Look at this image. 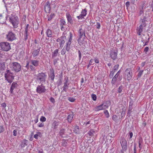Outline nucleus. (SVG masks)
Wrapping results in <instances>:
<instances>
[{"instance_id": "4c0bfd02", "label": "nucleus", "mask_w": 153, "mask_h": 153, "mask_svg": "<svg viewBox=\"0 0 153 153\" xmlns=\"http://www.w3.org/2000/svg\"><path fill=\"white\" fill-rule=\"evenodd\" d=\"M118 119V117L117 116L114 115L112 117V119L115 121L116 122Z\"/></svg>"}, {"instance_id": "052dcab7", "label": "nucleus", "mask_w": 153, "mask_h": 153, "mask_svg": "<svg viewBox=\"0 0 153 153\" xmlns=\"http://www.w3.org/2000/svg\"><path fill=\"white\" fill-rule=\"evenodd\" d=\"M30 141H32L33 139V134H30Z\"/></svg>"}, {"instance_id": "c85d7f7f", "label": "nucleus", "mask_w": 153, "mask_h": 153, "mask_svg": "<svg viewBox=\"0 0 153 153\" xmlns=\"http://www.w3.org/2000/svg\"><path fill=\"white\" fill-rule=\"evenodd\" d=\"M55 15L54 13H51L49 16H48V20L51 21L53 18L55 16Z\"/></svg>"}, {"instance_id": "a211bd4d", "label": "nucleus", "mask_w": 153, "mask_h": 153, "mask_svg": "<svg viewBox=\"0 0 153 153\" xmlns=\"http://www.w3.org/2000/svg\"><path fill=\"white\" fill-rule=\"evenodd\" d=\"M146 19V17H144L143 19L141 20L142 23L140 25H141V26H143V27H145L146 26V22H147Z\"/></svg>"}, {"instance_id": "338daca9", "label": "nucleus", "mask_w": 153, "mask_h": 153, "mask_svg": "<svg viewBox=\"0 0 153 153\" xmlns=\"http://www.w3.org/2000/svg\"><path fill=\"white\" fill-rule=\"evenodd\" d=\"M28 28H25V31H24V32L28 33Z\"/></svg>"}, {"instance_id": "774afa93", "label": "nucleus", "mask_w": 153, "mask_h": 153, "mask_svg": "<svg viewBox=\"0 0 153 153\" xmlns=\"http://www.w3.org/2000/svg\"><path fill=\"white\" fill-rule=\"evenodd\" d=\"M133 134H129V135H128V138L129 137V139H131L132 137Z\"/></svg>"}, {"instance_id": "f03ea898", "label": "nucleus", "mask_w": 153, "mask_h": 153, "mask_svg": "<svg viewBox=\"0 0 153 153\" xmlns=\"http://www.w3.org/2000/svg\"><path fill=\"white\" fill-rule=\"evenodd\" d=\"M35 76L37 81L41 84L45 82L47 77L46 75L43 72L39 73Z\"/></svg>"}, {"instance_id": "9d476101", "label": "nucleus", "mask_w": 153, "mask_h": 153, "mask_svg": "<svg viewBox=\"0 0 153 153\" xmlns=\"http://www.w3.org/2000/svg\"><path fill=\"white\" fill-rule=\"evenodd\" d=\"M120 142L123 150L124 151H126L127 149V144L126 139L124 137H121L120 139Z\"/></svg>"}, {"instance_id": "1a4fd4ad", "label": "nucleus", "mask_w": 153, "mask_h": 153, "mask_svg": "<svg viewBox=\"0 0 153 153\" xmlns=\"http://www.w3.org/2000/svg\"><path fill=\"white\" fill-rule=\"evenodd\" d=\"M36 92L38 94H40L44 93L46 91L45 86L43 84H41V85H38L36 88Z\"/></svg>"}, {"instance_id": "680f3d73", "label": "nucleus", "mask_w": 153, "mask_h": 153, "mask_svg": "<svg viewBox=\"0 0 153 153\" xmlns=\"http://www.w3.org/2000/svg\"><path fill=\"white\" fill-rule=\"evenodd\" d=\"M131 109H132V108L131 109H128V111L127 114H129L131 113Z\"/></svg>"}, {"instance_id": "393cba45", "label": "nucleus", "mask_w": 153, "mask_h": 153, "mask_svg": "<svg viewBox=\"0 0 153 153\" xmlns=\"http://www.w3.org/2000/svg\"><path fill=\"white\" fill-rule=\"evenodd\" d=\"M66 17L67 19V20L68 22H70L71 23L72 22V20L71 18V16L69 13H67L66 14Z\"/></svg>"}, {"instance_id": "f257e3e1", "label": "nucleus", "mask_w": 153, "mask_h": 153, "mask_svg": "<svg viewBox=\"0 0 153 153\" xmlns=\"http://www.w3.org/2000/svg\"><path fill=\"white\" fill-rule=\"evenodd\" d=\"M9 21L14 28H16L18 27L19 19L17 16L12 14L11 16L9 17Z\"/></svg>"}, {"instance_id": "49530a36", "label": "nucleus", "mask_w": 153, "mask_h": 153, "mask_svg": "<svg viewBox=\"0 0 153 153\" xmlns=\"http://www.w3.org/2000/svg\"><path fill=\"white\" fill-rule=\"evenodd\" d=\"M38 125L39 127H42L44 126V124L43 123H39Z\"/></svg>"}, {"instance_id": "09e8293b", "label": "nucleus", "mask_w": 153, "mask_h": 153, "mask_svg": "<svg viewBox=\"0 0 153 153\" xmlns=\"http://www.w3.org/2000/svg\"><path fill=\"white\" fill-rule=\"evenodd\" d=\"M138 144H139V147L140 148L139 150H140L142 149V147L143 146V145H142L143 143H138Z\"/></svg>"}, {"instance_id": "2f4dec72", "label": "nucleus", "mask_w": 153, "mask_h": 153, "mask_svg": "<svg viewBox=\"0 0 153 153\" xmlns=\"http://www.w3.org/2000/svg\"><path fill=\"white\" fill-rule=\"evenodd\" d=\"M67 50L65 48V47H64L61 51V54L62 55H64L66 52Z\"/></svg>"}, {"instance_id": "ddd939ff", "label": "nucleus", "mask_w": 153, "mask_h": 153, "mask_svg": "<svg viewBox=\"0 0 153 153\" xmlns=\"http://www.w3.org/2000/svg\"><path fill=\"white\" fill-rule=\"evenodd\" d=\"M87 10L85 9L82 10L80 15L79 16H77V18L78 19H84V17L85 16L87 15Z\"/></svg>"}, {"instance_id": "5701e85b", "label": "nucleus", "mask_w": 153, "mask_h": 153, "mask_svg": "<svg viewBox=\"0 0 153 153\" xmlns=\"http://www.w3.org/2000/svg\"><path fill=\"white\" fill-rule=\"evenodd\" d=\"M46 33L48 37H52V33L51 30L50 29H48L46 32Z\"/></svg>"}, {"instance_id": "e433bc0d", "label": "nucleus", "mask_w": 153, "mask_h": 153, "mask_svg": "<svg viewBox=\"0 0 153 153\" xmlns=\"http://www.w3.org/2000/svg\"><path fill=\"white\" fill-rule=\"evenodd\" d=\"M91 97L93 100L96 101L97 99V96L96 95L94 94H92L91 95Z\"/></svg>"}, {"instance_id": "b1692460", "label": "nucleus", "mask_w": 153, "mask_h": 153, "mask_svg": "<svg viewBox=\"0 0 153 153\" xmlns=\"http://www.w3.org/2000/svg\"><path fill=\"white\" fill-rule=\"evenodd\" d=\"M5 68V64L4 62H0V71H1L4 70Z\"/></svg>"}, {"instance_id": "cd10ccee", "label": "nucleus", "mask_w": 153, "mask_h": 153, "mask_svg": "<svg viewBox=\"0 0 153 153\" xmlns=\"http://www.w3.org/2000/svg\"><path fill=\"white\" fill-rule=\"evenodd\" d=\"M50 77L52 80H54V74L53 71H51V73L50 74Z\"/></svg>"}, {"instance_id": "37998d69", "label": "nucleus", "mask_w": 153, "mask_h": 153, "mask_svg": "<svg viewBox=\"0 0 153 153\" xmlns=\"http://www.w3.org/2000/svg\"><path fill=\"white\" fill-rule=\"evenodd\" d=\"M139 142L138 143H143V140L142 139V138L140 136L139 137Z\"/></svg>"}, {"instance_id": "0e129e2a", "label": "nucleus", "mask_w": 153, "mask_h": 153, "mask_svg": "<svg viewBox=\"0 0 153 153\" xmlns=\"http://www.w3.org/2000/svg\"><path fill=\"white\" fill-rule=\"evenodd\" d=\"M126 5L127 7H128V6L129 5V1H127L126 3Z\"/></svg>"}, {"instance_id": "2eb2a0df", "label": "nucleus", "mask_w": 153, "mask_h": 153, "mask_svg": "<svg viewBox=\"0 0 153 153\" xmlns=\"http://www.w3.org/2000/svg\"><path fill=\"white\" fill-rule=\"evenodd\" d=\"M51 9L50 3L49 1H47L46 3L44 6L45 12L46 13H49Z\"/></svg>"}, {"instance_id": "864d4df0", "label": "nucleus", "mask_w": 153, "mask_h": 153, "mask_svg": "<svg viewBox=\"0 0 153 153\" xmlns=\"http://www.w3.org/2000/svg\"><path fill=\"white\" fill-rule=\"evenodd\" d=\"M100 23H97V29H99L100 28Z\"/></svg>"}, {"instance_id": "7c9ffc66", "label": "nucleus", "mask_w": 153, "mask_h": 153, "mask_svg": "<svg viewBox=\"0 0 153 153\" xmlns=\"http://www.w3.org/2000/svg\"><path fill=\"white\" fill-rule=\"evenodd\" d=\"M69 85L68 84H64V85L63 86V90L65 91H66V90L68 88V85Z\"/></svg>"}, {"instance_id": "e2e57ef3", "label": "nucleus", "mask_w": 153, "mask_h": 153, "mask_svg": "<svg viewBox=\"0 0 153 153\" xmlns=\"http://www.w3.org/2000/svg\"><path fill=\"white\" fill-rule=\"evenodd\" d=\"M136 145H135V144H134V153H136Z\"/></svg>"}, {"instance_id": "ea45409f", "label": "nucleus", "mask_w": 153, "mask_h": 153, "mask_svg": "<svg viewBox=\"0 0 153 153\" xmlns=\"http://www.w3.org/2000/svg\"><path fill=\"white\" fill-rule=\"evenodd\" d=\"M117 79H115V78H113L111 81V84L112 85H114Z\"/></svg>"}, {"instance_id": "c9c22d12", "label": "nucleus", "mask_w": 153, "mask_h": 153, "mask_svg": "<svg viewBox=\"0 0 153 153\" xmlns=\"http://www.w3.org/2000/svg\"><path fill=\"white\" fill-rule=\"evenodd\" d=\"M119 67V65H115L113 68V70L114 71V72H115L116 71L118 70V68Z\"/></svg>"}, {"instance_id": "9b49d317", "label": "nucleus", "mask_w": 153, "mask_h": 153, "mask_svg": "<svg viewBox=\"0 0 153 153\" xmlns=\"http://www.w3.org/2000/svg\"><path fill=\"white\" fill-rule=\"evenodd\" d=\"M118 53L117 49H113L111 51L110 53V56L113 60H115L117 58Z\"/></svg>"}, {"instance_id": "aec40b11", "label": "nucleus", "mask_w": 153, "mask_h": 153, "mask_svg": "<svg viewBox=\"0 0 153 153\" xmlns=\"http://www.w3.org/2000/svg\"><path fill=\"white\" fill-rule=\"evenodd\" d=\"M59 50L56 49L52 52V58H54L57 56L59 54Z\"/></svg>"}, {"instance_id": "6e6d98bb", "label": "nucleus", "mask_w": 153, "mask_h": 153, "mask_svg": "<svg viewBox=\"0 0 153 153\" xmlns=\"http://www.w3.org/2000/svg\"><path fill=\"white\" fill-rule=\"evenodd\" d=\"M38 153H43V151L42 149H40V150H38Z\"/></svg>"}, {"instance_id": "bb28decb", "label": "nucleus", "mask_w": 153, "mask_h": 153, "mask_svg": "<svg viewBox=\"0 0 153 153\" xmlns=\"http://www.w3.org/2000/svg\"><path fill=\"white\" fill-rule=\"evenodd\" d=\"M79 33L80 37L82 36L83 35H85V32L84 30L82 29H80L79 31Z\"/></svg>"}, {"instance_id": "f3484780", "label": "nucleus", "mask_w": 153, "mask_h": 153, "mask_svg": "<svg viewBox=\"0 0 153 153\" xmlns=\"http://www.w3.org/2000/svg\"><path fill=\"white\" fill-rule=\"evenodd\" d=\"M17 83L15 82H13L12 83L10 89V92L11 94H12L13 93V90L17 87Z\"/></svg>"}, {"instance_id": "4d7b16f0", "label": "nucleus", "mask_w": 153, "mask_h": 153, "mask_svg": "<svg viewBox=\"0 0 153 153\" xmlns=\"http://www.w3.org/2000/svg\"><path fill=\"white\" fill-rule=\"evenodd\" d=\"M30 68L31 70H35V68L32 65L30 66Z\"/></svg>"}, {"instance_id": "6e6552de", "label": "nucleus", "mask_w": 153, "mask_h": 153, "mask_svg": "<svg viewBox=\"0 0 153 153\" xmlns=\"http://www.w3.org/2000/svg\"><path fill=\"white\" fill-rule=\"evenodd\" d=\"M110 105V102L107 101L103 103L102 104L97 106L96 108L98 111L102 110L107 108Z\"/></svg>"}, {"instance_id": "c03bdc74", "label": "nucleus", "mask_w": 153, "mask_h": 153, "mask_svg": "<svg viewBox=\"0 0 153 153\" xmlns=\"http://www.w3.org/2000/svg\"><path fill=\"white\" fill-rule=\"evenodd\" d=\"M68 100L71 102H74L75 100V99L73 97H69Z\"/></svg>"}, {"instance_id": "6ab92c4d", "label": "nucleus", "mask_w": 153, "mask_h": 153, "mask_svg": "<svg viewBox=\"0 0 153 153\" xmlns=\"http://www.w3.org/2000/svg\"><path fill=\"white\" fill-rule=\"evenodd\" d=\"M143 26H141V25H140L137 28V34L139 36H140L142 32L143 31Z\"/></svg>"}, {"instance_id": "39448f33", "label": "nucleus", "mask_w": 153, "mask_h": 153, "mask_svg": "<svg viewBox=\"0 0 153 153\" xmlns=\"http://www.w3.org/2000/svg\"><path fill=\"white\" fill-rule=\"evenodd\" d=\"M5 77L7 82L11 83L14 79L13 74L9 70H7L6 73L5 74Z\"/></svg>"}, {"instance_id": "72a5a7b5", "label": "nucleus", "mask_w": 153, "mask_h": 153, "mask_svg": "<svg viewBox=\"0 0 153 153\" xmlns=\"http://www.w3.org/2000/svg\"><path fill=\"white\" fill-rule=\"evenodd\" d=\"M104 113L107 118H108L109 117V112L108 110H106L104 111Z\"/></svg>"}, {"instance_id": "4468645a", "label": "nucleus", "mask_w": 153, "mask_h": 153, "mask_svg": "<svg viewBox=\"0 0 153 153\" xmlns=\"http://www.w3.org/2000/svg\"><path fill=\"white\" fill-rule=\"evenodd\" d=\"M28 143V141L25 139H24L21 141L19 146L22 148H24L26 146H27Z\"/></svg>"}, {"instance_id": "58836bf2", "label": "nucleus", "mask_w": 153, "mask_h": 153, "mask_svg": "<svg viewBox=\"0 0 153 153\" xmlns=\"http://www.w3.org/2000/svg\"><path fill=\"white\" fill-rule=\"evenodd\" d=\"M40 120L42 122H45L46 120V118L45 117L42 116L41 117Z\"/></svg>"}, {"instance_id": "79ce46f5", "label": "nucleus", "mask_w": 153, "mask_h": 153, "mask_svg": "<svg viewBox=\"0 0 153 153\" xmlns=\"http://www.w3.org/2000/svg\"><path fill=\"white\" fill-rule=\"evenodd\" d=\"M123 89V86L122 85H120V86L118 88V91L119 93H121L122 92V90Z\"/></svg>"}, {"instance_id": "f8f14e48", "label": "nucleus", "mask_w": 153, "mask_h": 153, "mask_svg": "<svg viewBox=\"0 0 153 153\" xmlns=\"http://www.w3.org/2000/svg\"><path fill=\"white\" fill-rule=\"evenodd\" d=\"M66 39V37L65 36H62L56 40V42L59 43L60 47H62Z\"/></svg>"}, {"instance_id": "423d86ee", "label": "nucleus", "mask_w": 153, "mask_h": 153, "mask_svg": "<svg viewBox=\"0 0 153 153\" xmlns=\"http://www.w3.org/2000/svg\"><path fill=\"white\" fill-rule=\"evenodd\" d=\"M10 67L13 71H14L16 72L19 71L21 69L20 65L17 62H12L10 64Z\"/></svg>"}, {"instance_id": "7ed1b4c3", "label": "nucleus", "mask_w": 153, "mask_h": 153, "mask_svg": "<svg viewBox=\"0 0 153 153\" xmlns=\"http://www.w3.org/2000/svg\"><path fill=\"white\" fill-rule=\"evenodd\" d=\"M11 49L10 44L7 42H0V50L4 51H7Z\"/></svg>"}, {"instance_id": "bf43d9fd", "label": "nucleus", "mask_w": 153, "mask_h": 153, "mask_svg": "<svg viewBox=\"0 0 153 153\" xmlns=\"http://www.w3.org/2000/svg\"><path fill=\"white\" fill-rule=\"evenodd\" d=\"M94 62L96 63H99V61L98 59L97 58H95L94 59Z\"/></svg>"}, {"instance_id": "dca6fc26", "label": "nucleus", "mask_w": 153, "mask_h": 153, "mask_svg": "<svg viewBox=\"0 0 153 153\" xmlns=\"http://www.w3.org/2000/svg\"><path fill=\"white\" fill-rule=\"evenodd\" d=\"M66 24V22L65 20L63 19H61L60 20V25L61 29L62 31H64L65 30Z\"/></svg>"}, {"instance_id": "69168bd1", "label": "nucleus", "mask_w": 153, "mask_h": 153, "mask_svg": "<svg viewBox=\"0 0 153 153\" xmlns=\"http://www.w3.org/2000/svg\"><path fill=\"white\" fill-rule=\"evenodd\" d=\"M38 136L39 134H34V137L36 139H37Z\"/></svg>"}, {"instance_id": "603ef678", "label": "nucleus", "mask_w": 153, "mask_h": 153, "mask_svg": "<svg viewBox=\"0 0 153 153\" xmlns=\"http://www.w3.org/2000/svg\"><path fill=\"white\" fill-rule=\"evenodd\" d=\"M94 62V60L92 59H91L89 62V65H91L93 64V63Z\"/></svg>"}, {"instance_id": "de8ad7c7", "label": "nucleus", "mask_w": 153, "mask_h": 153, "mask_svg": "<svg viewBox=\"0 0 153 153\" xmlns=\"http://www.w3.org/2000/svg\"><path fill=\"white\" fill-rule=\"evenodd\" d=\"M4 130V128L3 126H0V133L2 132Z\"/></svg>"}, {"instance_id": "0eeeda50", "label": "nucleus", "mask_w": 153, "mask_h": 153, "mask_svg": "<svg viewBox=\"0 0 153 153\" xmlns=\"http://www.w3.org/2000/svg\"><path fill=\"white\" fill-rule=\"evenodd\" d=\"M132 73L131 68L126 69L124 73V77L128 81L131 80L132 78Z\"/></svg>"}, {"instance_id": "5fc2aeb1", "label": "nucleus", "mask_w": 153, "mask_h": 153, "mask_svg": "<svg viewBox=\"0 0 153 153\" xmlns=\"http://www.w3.org/2000/svg\"><path fill=\"white\" fill-rule=\"evenodd\" d=\"M65 133V130L64 129H62L60 131V134H64Z\"/></svg>"}, {"instance_id": "a19ab883", "label": "nucleus", "mask_w": 153, "mask_h": 153, "mask_svg": "<svg viewBox=\"0 0 153 153\" xmlns=\"http://www.w3.org/2000/svg\"><path fill=\"white\" fill-rule=\"evenodd\" d=\"M28 33L24 32V39L25 40H26L28 38Z\"/></svg>"}, {"instance_id": "20e7f679", "label": "nucleus", "mask_w": 153, "mask_h": 153, "mask_svg": "<svg viewBox=\"0 0 153 153\" xmlns=\"http://www.w3.org/2000/svg\"><path fill=\"white\" fill-rule=\"evenodd\" d=\"M5 39L8 41L12 42L16 39V35L12 31H9L6 34Z\"/></svg>"}, {"instance_id": "4be33fe9", "label": "nucleus", "mask_w": 153, "mask_h": 153, "mask_svg": "<svg viewBox=\"0 0 153 153\" xmlns=\"http://www.w3.org/2000/svg\"><path fill=\"white\" fill-rule=\"evenodd\" d=\"M40 51V48L38 49L37 50H35L33 51L32 53L33 56V57H35L36 56H37L39 53V52Z\"/></svg>"}, {"instance_id": "a878e982", "label": "nucleus", "mask_w": 153, "mask_h": 153, "mask_svg": "<svg viewBox=\"0 0 153 153\" xmlns=\"http://www.w3.org/2000/svg\"><path fill=\"white\" fill-rule=\"evenodd\" d=\"M71 44H70V42H68L66 44V45L65 46V48L66 49L67 51H69L70 49Z\"/></svg>"}, {"instance_id": "473e14b6", "label": "nucleus", "mask_w": 153, "mask_h": 153, "mask_svg": "<svg viewBox=\"0 0 153 153\" xmlns=\"http://www.w3.org/2000/svg\"><path fill=\"white\" fill-rule=\"evenodd\" d=\"M62 146L66 147L67 146V141L66 140H63L62 143Z\"/></svg>"}, {"instance_id": "3c124183", "label": "nucleus", "mask_w": 153, "mask_h": 153, "mask_svg": "<svg viewBox=\"0 0 153 153\" xmlns=\"http://www.w3.org/2000/svg\"><path fill=\"white\" fill-rule=\"evenodd\" d=\"M50 101L51 102H52V103H54L55 102V101L54 99L52 97H51L50 98Z\"/></svg>"}, {"instance_id": "a18cd8bd", "label": "nucleus", "mask_w": 153, "mask_h": 153, "mask_svg": "<svg viewBox=\"0 0 153 153\" xmlns=\"http://www.w3.org/2000/svg\"><path fill=\"white\" fill-rule=\"evenodd\" d=\"M65 82H64V84H68V77H66L65 78Z\"/></svg>"}, {"instance_id": "13d9d810", "label": "nucleus", "mask_w": 153, "mask_h": 153, "mask_svg": "<svg viewBox=\"0 0 153 153\" xmlns=\"http://www.w3.org/2000/svg\"><path fill=\"white\" fill-rule=\"evenodd\" d=\"M70 33V38L68 41V42H69L70 43V44H71V40H72V38H71V37H72V36H71V33Z\"/></svg>"}, {"instance_id": "f704fd0d", "label": "nucleus", "mask_w": 153, "mask_h": 153, "mask_svg": "<svg viewBox=\"0 0 153 153\" xmlns=\"http://www.w3.org/2000/svg\"><path fill=\"white\" fill-rule=\"evenodd\" d=\"M143 71L142 70L140 71L138 74L137 76L138 78H140L141 77V76L143 74Z\"/></svg>"}, {"instance_id": "c756f323", "label": "nucleus", "mask_w": 153, "mask_h": 153, "mask_svg": "<svg viewBox=\"0 0 153 153\" xmlns=\"http://www.w3.org/2000/svg\"><path fill=\"white\" fill-rule=\"evenodd\" d=\"M73 116L72 114H70L68 117V122H71V120L73 118Z\"/></svg>"}, {"instance_id": "412c9836", "label": "nucleus", "mask_w": 153, "mask_h": 153, "mask_svg": "<svg viewBox=\"0 0 153 153\" xmlns=\"http://www.w3.org/2000/svg\"><path fill=\"white\" fill-rule=\"evenodd\" d=\"M31 63L35 66H37L39 65V61L35 60H32L30 61Z\"/></svg>"}, {"instance_id": "8fccbe9b", "label": "nucleus", "mask_w": 153, "mask_h": 153, "mask_svg": "<svg viewBox=\"0 0 153 153\" xmlns=\"http://www.w3.org/2000/svg\"><path fill=\"white\" fill-rule=\"evenodd\" d=\"M149 50V48L148 47H146L144 50V51L146 53Z\"/></svg>"}]
</instances>
